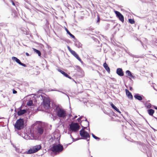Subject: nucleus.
Listing matches in <instances>:
<instances>
[{
  "instance_id": "13",
  "label": "nucleus",
  "mask_w": 157,
  "mask_h": 157,
  "mask_svg": "<svg viewBox=\"0 0 157 157\" xmlns=\"http://www.w3.org/2000/svg\"><path fill=\"white\" fill-rule=\"evenodd\" d=\"M58 71L60 72L62 75H63L65 77L69 78L70 79H72L75 82V83H76V81L72 79L70 76L68 75L65 72L59 69H58Z\"/></svg>"
},
{
  "instance_id": "58",
  "label": "nucleus",
  "mask_w": 157,
  "mask_h": 157,
  "mask_svg": "<svg viewBox=\"0 0 157 157\" xmlns=\"http://www.w3.org/2000/svg\"><path fill=\"white\" fill-rule=\"evenodd\" d=\"M68 116L69 118L71 117L72 116V115L71 114H70L68 115Z\"/></svg>"
},
{
  "instance_id": "45",
  "label": "nucleus",
  "mask_w": 157,
  "mask_h": 157,
  "mask_svg": "<svg viewBox=\"0 0 157 157\" xmlns=\"http://www.w3.org/2000/svg\"><path fill=\"white\" fill-rule=\"evenodd\" d=\"M82 130H84V129H87L86 127H84L83 126H82Z\"/></svg>"
},
{
  "instance_id": "55",
  "label": "nucleus",
  "mask_w": 157,
  "mask_h": 157,
  "mask_svg": "<svg viewBox=\"0 0 157 157\" xmlns=\"http://www.w3.org/2000/svg\"><path fill=\"white\" fill-rule=\"evenodd\" d=\"M70 136H71V139H72V140H74V138L73 137V136H72L71 135V134L70 135Z\"/></svg>"
},
{
  "instance_id": "59",
  "label": "nucleus",
  "mask_w": 157,
  "mask_h": 157,
  "mask_svg": "<svg viewBox=\"0 0 157 157\" xmlns=\"http://www.w3.org/2000/svg\"><path fill=\"white\" fill-rule=\"evenodd\" d=\"M53 90H54V91H58V92L59 91V90H58L56 89H53Z\"/></svg>"
},
{
  "instance_id": "7",
  "label": "nucleus",
  "mask_w": 157,
  "mask_h": 157,
  "mask_svg": "<svg viewBox=\"0 0 157 157\" xmlns=\"http://www.w3.org/2000/svg\"><path fill=\"white\" fill-rule=\"evenodd\" d=\"M70 128L72 132H77L79 130V127L77 123H73L70 124Z\"/></svg>"
},
{
  "instance_id": "30",
  "label": "nucleus",
  "mask_w": 157,
  "mask_h": 157,
  "mask_svg": "<svg viewBox=\"0 0 157 157\" xmlns=\"http://www.w3.org/2000/svg\"><path fill=\"white\" fill-rule=\"evenodd\" d=\"M144 105L145 107L147 109H149L151 107V105L150 103L147 104V103H144Z\"/></svg>"
},
{
  "instance_id": "36",
  "label": "nucleus",
  "mask_w": 157,
  "mask_h": 157,
  "mask_svg": "<svg viewBox=\"0 0 157 157\" xmlns=\"http://www.w3.org/2000/svg\"><path fill=\"white\" fill-rule=\"evenodd\" d=\"M44 29L45 32L48 34V33L50 31L49 27H46V28H44Z\"/></svg>"
},
{
  "instance_id": "3",
  "label": "nucleus",
  "mask_w": 157,
  "mask_h": 157,
  "mask_svg": "<svg viewBox=\"0 0 157 157\" xmlns=\"http://www.w3.org/2000/svg\"><path fill=\"white\" fill-rule=\"evenodd\" d=\"M49 150L51 151L52 152H58L59 153L63 151V145L60 144H53L52 146L50 148Z\"/></svg>"
},
{
  "instance_id": "41",
  "label": "nucleus",
  "mask_w": 157,
  "mask_h": 157,
  "mask_svg": "<svg viewBox=\"0 0 157 157\" xmlns=\"http://www.w3.org/2000/svg\"><path fill=\"white\" fill-rule=\"evenodd\" d=\"M19 65H20L22 66H23L25 67H27V65H26V64H25L24 63H22L21 62V63Z\"/></svg>"
},
{
  "instance_id": "57",
  "label": "nucleus",
  "mask_w": 157,
  "mask_h": 157,
  "mask_svg": "<svg viewBox=\"0 0 157 157\" xmlns=\"http://www.w3.org/2000/svg\"><path fill=\"white\" fill-rule=\"evenodd\" d=\"M21 106L20 107H19L17 109V110H19L20 109H21Z\"/></svg>"
},
{
  "instance_id": "2",
  "label": "nucleus",
  "mask_w": 157,
  "mask_h": 157,
  "mask_svg": "<svg viewBox=\"0 0 157 157\" xmlns=\"http://www.w3.org/2000/svg\"><path fill=\"white\" fill-rule=\"evenodd\" d=\"M25 126L24 120L23 118H20L17 120L14 124L15 128L18 130L23 129Z\"/></svg>"
},
{
  "instance_id": "23",
  "label": "nucleus",
  "mask_w": 157,
  "mask_h": 157,
  "mask_svg": "<svg viewBox=\"0 0 157 157\" xmlns=\"http://www.w3.org/2000/svg\"><path fill=\"white\" fill-rule=\"evenodd\" d=\"M103 67L106 70V71L109 73L110 71V68L106 62H105L104 63Z\"/></svg>"
},
{
  "instance_id": "52",
  "label": "nucleus",
  "mask_w": 157,
  "mask_h": 157,
  "mask_svg": "<svg viewBox=\"0 0 157 157\" xmlns=\"http://www.w3.org/2000/svg\"><path fill=\"white\" fill-rule=\"evenodd\" d=\"M91 134L92 135V136L94 138L95 136L94 134H93V133H92Z\"/></svg>"
},
{
  "instance_id": "27",
  "label": "nucleus",
  "mask_w": 157,
  "mask_h": 157,
  "mask_svg": "<svg viewBox=\"0 0 157 157\" xmlns=\"http://www.w3.org/2000/svg\"><path fill=\"white\" fill-rule=\"evenodd\" d=\"M151 44L157 47V39L155 38L151 41Z\"/></svg>"
},
{
  "instance_id": "21",
  "label": "nucleus",
  "mask_w": 157,
  "mask_h": 157,
  "mask_svg": "<svg viewBox=\"0 0 157 157\" xmlns=\"http://www.w3.org/2000/svg\"><path fill=\"white\" fill-rule=\"evenodd\" d=\"M75 41V46L78 47V48H82V44L76 39Z\"/></svg>"
},
{
  "instance_id": "38",
  "label": "nucleus",
  "mask_w": 157,
  "mask_h": 157,
  "mask_svg": "<svg viewBox=\"0 0 157 157\" xmlns=\"http://www.w3.org/2000/svg\"><path fill=\"white\" fill-rule=\"evenodd\" d=\"M67 48H68V50L71 53L72 52L74 51V50H73L71 49V48L69 46H67Z\"/></svg>"
},
{
  "instance_id": "20",
  "label": "nucleus",
  "mask_w": 157,
  "mask_h": 157,
  "mask_svg": "<svg viewBox=\"0 0 157 157\" xmlns=\"http://www.w3.org/2000/svg\"><path fill=\"white\" fill-rule=\"evenodd\" d=\"M126 94L127 97L131 99L133 98V97L132 93L127 89H125Z\"/></svg>"
},
{
  "instance_id": "1",
  "label": "nucleus",
  "mask_w": 157,
  "mask_h": 157,
  "mask_svg": "<svg viewBox=\"0 0 157 157\" xmlns=\"http://www.w3.org/2000/svg\"><path fill=\"white\" fill-rule=\"evenodd\" d=\"M54 114L56 117L61 119L65 120L67 116L66 111L62 108H60L59 105H55L54 107Z\"/></svg>"
},
{
  "instance_id": "8",
  "label": "nucleus",
  "mask_w": 157,
  "mask_h": 157,
  "mask_svg": "<svg viewBox=\"0 0 157 157\" xmlns=\"http://www.w3.org/2000/svg\"><path fill=\"white\" fill-rule=\"evenodd\" d=\"M31 137L34 138V134L33 130L32 129H30L29 130V132H28V133H25V136L24 137V138L26 140H29L30 139L31 137H30V136Z\"/></svg>"
},
{
  "instance_id": "9",
  "label": "nucleus",
  "mask_w": 157,
  "mask_h": 157,
  "mask_svg": "<svg viewBox=\"0 0 157 157\" xmlns=\"http://www.w3.org/2000/svg\"><path fill=\"white\" fill-rule=\"evenodd\" d=\"M114 12L116 15V16L118 18L119 20L121 21L122 22H124V17L123 15L120 12L117 11L115 10Z\"/></svg>"
},
{
  "instance_id": "60",
  "label": "nucleus",
  "mask_w": 157,
  "mask_h": 157,
  "mask_svg": "<svg viewBox=\"0 0 157 157\" xmlns=\"http://www.w3.org/2000/svg\"><path fill=\"white\" fill-rule=\"evenodd\" d=\"M72 142H71V143H69V144H66V147H67L69 145H70L72 143Z\"/></svg>"
},
{
  "instance_id": "39",
  "label": "nucleus",
  "mask_w": 157,
  "mask_h": 157,
  "mask_svg": "<svg viewBox=\"0 0 157 157\" xmlns=\"http://www.w3.org/2000/svg\"><path fill=\"white\" fill-rule=\"evenodd\" d=\"M110 113L111 115L115 117H117V115L112 111H111V112Z\"/></svg>"
},
{
  "instance_id": "50",
  "label": "nucleus",
  "mask_w": 157,
  "mask_h": 157,
  "mask_svg": "<svg viewBox=\"0 0 157 157\" xmlns=\"http://www.w3.org/2000/svg\"><path fill=\"white\" fill-rule=\"evenodd\" d=\"M151 128L154 131H157V130L155 129L154 128H153L151 126Z\"/></svg>"
},
{
  "instance_id": "44",
  "label": "nucleus",
  "mask_w": 157,
  "mask_h": 157,
  "mask_svg": "<svg viewBox=\"0 0 157 157\" xmlns=\"http://www.w3.org/2000/svg\"><path fill=\"white\" fill-rule=\"evenodd\" d=\"M17 93V91L14 90V89H13V94H16Z\"/></svg>"
},
{
  "instance_id": "63",
  "label": "nucleus",
  "mask_w": 157,
  "mask_h": 157,
  "mask_svg": "<svg viewBox=\"0 0 157 157\" xmlns=\"http://www.w3.org/2000/svg\"><path fill=\"white\" fill-rule=\"evenodd\" d=\"M3 23H0V26H3Z\"/></svg>"
},
{
  "instance_id": "22",
  "label": "nucleus",
  "mask_w": 157,
  "mask_h": 157,
  "mask_svg": "<svg viewBox=\"0 0 157 157\" xmlns=\"http://www.w3.org/2000/svg\"><path fill=\"white\" fill-rule=\"evenodd\" d=\"M65 28L67 33L71 37L73 38L75 40L76 38L75 36L72 34L65 27Z\"/></svg>"
},
{
  "instance_id": "64",
  "label": "nucleus",
  "mask_w": 157,
  "mask_h": 157,
  "mask_svg": "<svg viewBox=\"0 0 157 157\" xmlns=\"http://www.w3.org/2000/svg\"><path fill=\"white\" fill-rule=\"evenodd\" d=\"M84 17L83 16H81V18L82 19H83Z\"/></svg>"
},
{
  "instance_id": "19",
  "label": "nucleus",
  "mask_w": 157,
  "mask_h": 157,
  "mask_svg": "<svg viewBox=\"0 0 157 157\" xmlns=\"http://www.w3.org/2000/svg\"><path fill=\"white\" fill-rule=\"evenodd\" d=\"M147 112L149 115L153 116L154 118H155L156 120L157 119V117L153 116V114L155 112L154 109H149L147 110Z\"/></svg>"
},
{
  "instance_id": "34",
  "label": "nucleus",
  "mask_w": 157,
  "mask_h": 157,
  "mask_svg": "<svg viewBox=\"0 0 157 157\" xmlns=\"http://www.w3.org/2000/svg\"><path fill=\"white\" fill-rule=\"evenodd\" d=\"M48 138H49V143H52L53 141V138L52 136H48Z\"/></svg>"
},
{
  "instance_id": "46",
  "label": "nucleus",
  "mask_w": 157,
  "mask_h": 157,
  "mask_svg": "<svg viewBox=\"0 0 157 157\" xmlns=\"http://www.w3.org/2000/svg\"><path fill=\"white\" fill-rule=\"evenodd\" d=\"M94 139L96 140H99L100 138L96 136H95Z\"/></svg>"
},
{
  "instance_id": "6",
  "label": "nucleus",
  "mask_w": 157,
  "mask_h": 157,
  "mask_svg": "<svg viewBox=\"0 0 157 157\" xmlns=\"http://www.w3.org/2000/svg\"><path fill=\"white\" fill-rule=\"evenodd\" d=\"M41 145H38L33 146L26 151L27 154H32L36 153L41 148Z\"/></svg>"
},
{
  "instance_id": "49",
  "label": "nucleus",
  "mask_w": 157,
  "mask_h": 157,
  "mask_svg": "<svg viewBox=\"0 0 157 157\" xmlns=\"http://www.w3.org/2000/svg\"><path fill=\"white\" fill-rule=\"evenodd\" d=\"M27 3V4H29V1L28 0H24Z\"/></svg>"
},
{
  "instance_id": "35",
  "label": "nucleus",
  "mask_w": 157,
  "mask_h": 157,
  "mask_svg": "<svg viewBox=\"0 0 157 157\" xmlns=\"http://www.w3.org/2000/svg\"><path fill=\"white\" fill-rule=\"evenodd\" d=\"M128 20L129 22L131 24H133L135 23V21L133 19H129Z\"/></svg>"
},
{
  "instance_id": "11",
  "label": "nucleus",
  "mask_w": 157,
  "mask_h": 157,
  "mask_svg": "<svg viewBox=\"0 0 157 157\" xmlns=\"http://www.w3.org/2000/svg\"><path fill=\"white\" fill-rule=\"evenodd\" d=\"M139 148L141 151L144 153L145 152L147 149V147L146 145L144 144L141 142L140 143Z\"/></svg>"
},
{
  "instance_id": "28",
  "label": "nucleus",
  "mask_w": 157,
  "mask_h": 157,
  "mask_svg": "<svg viewBox=\"0 0 157 157\" xmlns=\"http://www.w3.org/2000/svg\"><path fill=\"white\" fill-rule=\"evenodd\" d=\"M11 15L13 17H16L17 16V13L15 10H13L12 11Z\"/></svg>"
},
{
  "instance_id": "47",
  "label": "nucleus",
  "mask_w": 157,
  "mask_h": 157,
  "mask_svg": "<svg viewBox=\"0 0 157 157\" xmlns=\"http://www.w3.org/2000/svg\"><path fill=\"white\" fill-rule=\"evenodd\" d=\"M64 6L67 7L69 6V5L68 3H67L66 4H64Z\"/></svg>"
},
{
  "instance_id": "54",
  "label": "nucleus",
  "mask_w": 157,
  "mask_h": 157,
  "mask_svg": "<svg viewBox=\"0 0 157 157\" xmlns=\"http://www.w3.org/2000/svg\"><path fill=\"white\" fill-rule=\"evenodd\" d=\"M77 115H75L74 116V117L73 118H72V119L74 120V119L76 118H77Z\"/></svg>"
},
{
  "instance_id": "12",
  "label": "nucleus",
  "mask_w": 157,
  "mask_h": 157,
  "mask_svg": "<svg viewBox=\"0 0 157 157\" xmlns=\"http://www.w3.org/2000/svg\"><path fill=\"white\" fill-rule=\"evenodd\" d=\"M134 98L139 101H141L144 99V97L142 95L139 94H135L134 95Z\"/></svg>"
},
{
  "instance_id": "48",
  "label": "nucleus",
  "mask_w": 157,
  "mask_h": 157,
  "mask_svg": "<svg viewBox=\"0 0 157 157\" xmlns=\"http://www.w3.org/2000/svg\"><path fill=\"white\" fill-rule=\"evenodd\" d=\"M86 140L88 141V144H89V141L90 140V138H87L86 139H85Z\"/></svg>"
},
{
  "instance_id": "56",
  "label": "nucleus",
  "mask_w": 157,
  "mask_h": 157,
  "mask_svg": "<svg viewBox=\"0 0 157 157\" xmlns=\"http://www.w3.org/2000/svg\"><path fill=\"white\" fill-rule=\"evenodd\" d=\"M26 55L27 56H29V53L28 52H26Z\"/></svg>"
},
{
  "instance_id": "10",
  "label": "nucleus",
  "mask_w": 157,
  "mask_h": 157,
  "mask_svg": "<svg viewBox=\"0 0 157 157\" xmlns=\"http://www.w3.org/2000/svg\"><path fill=\"white\" fill-rule=\"evenodd\" d=\"M17 111V113L18 116H23L24 115V114L25 115L26 114L29 115V112L28 111V110L26 109H20Z\"/></svg>"
},
{
  "instance_id": "40",
  "label": "nucleus",
  "mask_w": 157,
  "mask_h": 157,
  "mask_svg": "<svg viewBox=\"0 0 157 157\" xmlns=\"http://www.w3.org/2000/svg\"><path fill=\"white\" fill-rule=\"evenodd\" d=\"M100 18L99 15H97V23L99 24L100 21Z\"/></svg>"
},
{
  "instance_id": "15",
  "label": "nucleus",
  "mask_w": 157,
  "mask_h": 157,
  "mask_svg": "<svg viewBox=\"0 0 157 157\" xmlns=\"http://www.w3.org/2000/svg\"><path fill=\"white\" fill-rule=\"evenodd\" d=\"M109 103L112 108L113 109H114L115 111L118 113L120 114H121V115H122V117L124 118V116H123L122 114H121V112L119 110V109L117 107H116L113 103L110 102Z\"/></svg>"
},
{
  "instance_id": "16",
  "label": "nucleus",
  "mask_w": 157,
  "mask_h": 157,
  "mask_svg": "<svg viewBox=\"0 0 157 157\" xmlns=\"http://www.w3.org/2000/svg\"><path fill=\"white\" fill-rule=\"evenodd\" d=\"M117 74L120 76H123L124 75V72L121 68H118L116 70Z\"/></svg>"
},
{
  "instance_id": "4",
  "label": "nucleus",
  "mask_w": 157,
  "mask_h": 157,
  "mask_svg": "<svg viewBox=\"0 0 157 157\" xmlns=\"http://www.w3.org/2000/svg\"><path fill=\"white\" fill-rule=\"evenodd\" d=\"M79 134L81 136V138H77L74 139L73 142H75L80 139H86L87 138H90V136L89 133L85 130H81L79 131Z\"/></svg>"
},
{
  "instance_id": "37",
  "label": "nucleus",
  "mask_w": 157,
  "mask_h": 157,
  "mask_svg": "<svg viewBox=\"0 0 157 157\" xmlns=\"http://www.w3.org/2000/svg\"><path fill=\"white\" fill-rule=\"evenodd\" d=\"M84 118L86 119L85 120H83L82 121H86V125H87V127H89V123L88 121L87 120V119L86 118V117H84Z\"/></svg>"
},
{
  "instance_id": "5",
  "label": "nucleus",
  "mask_w": 157,
  "mask_h": 157,
  "mask_svg": "<svg viewBox=\"0 0 157 157\" xmlns=\"http://www.w3.org/2000/svg\"><path fill=\"white\" fill-rule=\"evenodd\" d=\"M40 98L43 99L42 103L43 107L45 109H48L50 108V101L49 100L44 96L41 95Z\"/></svg>"
},
{
  "instance_id": "62",
  "label": "nucleus",
  "mask_w": 157,
  "mask_h": 157,
  "mask_svg": "<svg viewBox=\"0 0 157 157\" xmlns=\"http://www.w3.org/2000/svg\"><path fill=\"white\" fill-rule=\"evenodd\" d=\"M129 90L131 91L133 90V89L132 87H130L129 88Z\"/></svg>"
},
{
  "instance_id": "31",
  "label": "nucleus",
  "mask_w": 157,
  "mask_h": 157,
  "mask_svg": "<svg viewBox=\"0 0 157 157\" xmlns=\"http://www.w3.org/2000/svg\"><path fill=\"white\" fill-rule=\"evenodd\" d=\"M10 2H11L12 4L13 5L16 7V9H17V2H14L13 0H10Z\"/></svg>"
},
{
  "instance_id": "32",
  "label": "nucleus",
  "mask_w": 157,
  "mask_h": 157,
  "mask_svg": "<svg viewBox=\"0 0 157 157\" xmlns=\"http://www.w3.org/2000/svg\"><path fill=\"white\" fill-rule=\"evenodd\" d=\"M137 40H138L140 42V43H141V44H142V46H143V48H144L145 50L147 48V46L146 45H144V44H143V42H142L140 40H139L138 38H137Z\"/></svg>"
},
{
  "instance_id": "51",
  "label": "nucleus",
  "mask_w": 157,
  "mask_h": 157,
  "mask_svg": "<svg viewBox=\"0 0 157 157\" xmlns=\"http://www.w3.org/2000/svg\"><path fill=\"white\" fill-rule=\"evenodd\" d=\"M153 108L156 110H157V107L155 105H153Z\"/></svg>"
},
{
  "instance_id": "25",
  "label": "nucleus",
  "mask_w": 157,
  "mask_h": 157,
  "mask_svg": "<svg viewBox=\"0 0 157 157\" xmlns=\"http://www.w3.org/2000/svg\"><path fill=\"white\" fill-rule=\"evenodd\" d=\"M12 59L13 60L15 61L19 64H20L21 62V61L18 59L17 57L14 56H13L12 57Z\"/></svg>"
},
{
  "instance_id": "18",
  "label": "nucleus",
  "mask_w": 157,
  "mask_h": 157,
  "mask_svg": "<svg viewBox=\"0 0 157 157\" xmlns=\"http://www.w3.org/2000/svg\"><path fill=\"white\" fill-rule=\"evenodd\" d=\"M125 74L127 75L126 77L129 76L133 79H135V77L132 75L133 74L129 70H127L125 71Z\"/></svg>"
},
{
  "instance_id": "43",
  "label": "nucleus",
  "mask_w": 157,
  "mask_h": 157,
  "mask_svg": "<svg viewBox=\"0 0 157 157\" xmlns=\"http://www.w3.org/2000/svg\"><path fill=\"white\" fill-rule=\"evenodd\" d=\"M77 121L79 123H81V119H80V118H78L77 119Z\"/></svg>"
},
{
  "instance_id": "24",
  "label": "nucleus",
  "mask_w": 157,
  "mask_h": 157,
  "mask_svg": "<svg viewBox=\"0 0 157 157\" xmlns=\"http://www.w3.org/2000/svg\"><path fill=\"white\" fill-rule=\"evenodd\" d=\"M33 49L35 53H36V54H37L39 56L41 57V54L40 50L34 48H33Z\"/></svg>"
},
{
  "instance_id": "53",
  "label": "nucleus",
  "mask_w": 157,
  "mask_h": 157,
  "mask_svg": "<svg viewBox=\"0 0 157 157\" xmlns=\"http://www.w3.org/2000/svg\"><path fill=\"white\" fill-rule=\"evenodd\" d=\"M16 150L17 152H19V149L18 148H16Z\"/></svg>"
},
{
  "instance_id": "26",
  "label": "nucleus",
  "mask_w": 157,
  "mask_h": 157,
  "mask_svg": "<svg viewBox=\"0 0 157 157\" xmlns=\"http://www.w3.org/2000/svg\"><path fill=\"white\" fill-rule=\"evenodd\" d=\"M24 6L27 9H28L30 12H31V10L29 8L30 6H31L30 4H27L25 2L24 3Z\"/></svg>"
},
{
  "instance_id": "42",
  "label": "nucleus",
  "mask_w": 157,
  "mask_h": 157,
  "mask_svg": "<svg viewBox=\"0 0 157 157\" xmlns=\"http://www.w3.org/2000/svg\"><path fill=\"white\" fill-rule=\"evenodd\" d=\"M58 92H60V93H62L63 94H65V95H66L68 97V98H69V97L68 95H67V94L66 93H64V92H63L62 91H60V90H59V91Z\"/></svg>"
},
{
  "instance_id": "14",
  "label": "nucleus",
  "mask_w": 157,
  "mask_h": 157,
  "mask_svg": "<svg viewBox=\"0 0 157 157\" xmlns=\"http://www.w3.org/2000/svg\"><path fill=\"white\" fill-rule=\"evenodd\" d=\"M44 128L41 126H38L36 128L37 133L40 135H42L44 132Z\"/></svg>"
},
{
  "instance_id": "29",
  "label": "nucleus",
  "mask_w": 157,
  "mask_h": 157,
  "mask_svg": "<svg viewBox=\"0 0 157 157\" xmlns=\"http://www.w3.org/2000/svg\"><path fill=\"white\" fill-rule=\"evenodd\" d=\"M21 30L23 32V33L26 35L29 34V32L26 29L24 28H22L21 29Z\"/></svg>"
},
{
  "instance_id": "17",
  "label": "nucleus",
  "mask_w": 157,
  "mask_h": 157,
  "mask_svg": "<svg viewBox=\"0 0 157 157\" xmlns=\"http://www.w3.org/2000/svg\"><path fill=\"white\" fill-rule=\"evenodd\" d=\"M79 61L82 63H83L81 59L79 57L78 55L76 53V52L74 51L71 53Z\"/></svg>"
},
{
  "instance_id": "61",
  "label": "nucleus",
  "mask_w": 157,
  "mask_h": 157,
  "mask_svg": "<svg viewBox=\"0 0 157 157\" xmlns=\"http://www.w3.org/2000/svg\"><path fill=\"white\" fill-rule=\"evenodd\" d=\"M53 89H50L49 90L50 91H54V90H53Z\"/></svg>"
},
{
  "instance_id": "33",
  "label": "nucleus",
  "mask_w": 157,
  "mask_h": 157,
  "mask_svg": "<svg viewBox=\"0 0 157 157\" xmlns=\"http://www.w3.org/2000/svg\"><path fill=\"white\" fill-rule=\"evenodd\" d=\"M27 105L28 106H31L33 105V102L32 100L29 101L27 103Z\"/></svg>"
}]
</instances>
